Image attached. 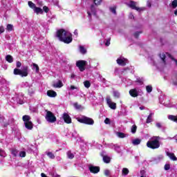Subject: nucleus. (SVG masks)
Segmentation results:
<instances>
[{
    "label": "nucleus",
    "instance_id": "f257e3e1",
    "mask_svg": "<svg viewBox=\"0 0 177 177\" xmlns=\"http://www.w3.org/2000/svg\"><path fill=\"white\" fill-rule=\"evenodd\" d=\"M56 37L61 42H64V44H71L73 42V35L63 28L57 31Z\"/></svg>",
    "mask_w": 177,
    "mask_h": 177
},
{
    "label": "nucleus",
    "instance_id": "f03ea898",
    "mask_svg": "<svg viewBox=\"0 0 177 177\" xmlns=\"http://www.w3.org/2000/svg\"><path fill=\"white\" fill-rule=\"evenodd\" d=\"M147 147L152 150H156L160 147V136H153L147 141Z\"/></svg>",
    "mask_w": 177,
    "mask_h": 177
},
{
    "label": "nucleus",
    "instance_id": "7ed1b4c3",
    "mask_svg": "<svg viewBox=\"0 0 177 177\" xmlns=\"http://www.w3.org/2000/svg\"><path fill=\"white\" fill-rule=\"evenodd\" d=\"M22 120L24 122L25 128L26 129H28L29 131H31L32 128H34V124H32V122H31V117L28 115H25L22 117Z\"/></svg>",
    "mask_w": 177,
    "mask_h": 177
},
{
    "label": "nucleus",
    "instance_id": "20e7f679",
    "mask_svg": "<svg viewBox=\"0 0 177 177\" xmlns=\"http://www.w3.org/2000/svg\"><path fill=\"white\" fill-rule=\"evenodd\" d=\"M15 75H21V77H27L28 75V66H24L22 70L15 68L14 69Z\"/></svg>",
    "mask_w": 177,
    "mask_h": 177
},
{
    "label": "nucleus",
    "instance_id": "39448f33",
    "mask_svg": "<svg viewBox=\"0 0 177 177\" xmlns=\"http://www.w3.org/2000/svg\"><path fill=\"white\" fill-rule=\"evenodd\" d=\"M46 111V116L45 119L48 122H50L51 124H53V122H56L57 118L56 116H55V114L52 113V111H48V109L45 110Z\"/></svg>",
    "mask_w": 177,
    "mask_h": 177
},
{
    "label": "nucleus",
    "instance_id": "423d86ee",
    "mask_svg": "<svg viewBox=\"0 0 177 177\" xmlns=\"http://www.w3.org/2000/svg\"><path fill=\"white\" fill-rule=\"evenodd\" d=\"M78 121L81 122V124H86V125H93V124H95L93 119L86 116H83L82 118L79 119Z\"/></svg>",
    "mask_w": 177,
    "mask_h": 177
},
{
    "label": "nucleus",
    "instance_id": "0eeeda50",
    "mask_svg": "<svg viewBox=\"0 0 177 177\" xmlns=\"http://www.w3.org/2000/svg\"><path fill=\"white\" fill-rule=\"evenodd\" d=\"M86 66V61L79 60L76 62V67H77L82 73L85 71V67Z\"/></svg>",
    "mask_w": 177,
    "mask_h": 177
},
{
    "label": "nucleus",
    "instance_id": "6e6552de",
    "mask_svg": "<svg viewBox=\"0 0 177 177\" xmlns=\"http://www.w3.org/2000/svg\"><path fill=\"white\" fill-rule=\"evenodd\" d=\"M129 8L133 9V10H137V12H142V10H145L143 8H139L136 6V2L133 1H130V3L128 5Z\"/></svg>",
    "mask_w": 177,
    "mask_h": 177
},
{
    "label": "nucleus",
    "instance_id": "1a4fd4ad",
    "mask_svg": "<svg viewBox=\"0 0 177 177\" xmlns=\"http://www.w3.org/2000/svg\"><path fill=\"white\" fill-rule=\"evenodd\" d=\"M88 169L91 174H99L100 172V167L98 166L91 165Z\"/></svg>",
    "mask_w": 177,
    "mask_h": 177
},
{
    "label": "nucleus",
    "instance_id": "9d476101",
    "mask_svg": "<svg viewBox=\"0 0 177 177\" xmlns=\"http://www.w3.org/2000/svg\"><path fill=\"white\" fill-rule=\"evenodd\" d=\"M106 103L109 105V107L112 110H115V109H117V104L111 102V99H110V97L106 98Z\"/></svg>",
    "mask_w": 177,
    "mask_h": 177
},
{
    "label": "nucleus",
    "instance_id": "9b49d317",
    "mask_svg": "<svg viewBox=\"0 0 177 177\" xmlns=\"http://www.w3.org/2000/svg\"><path fill=\"white\" fill-rule=\"evenodd\" d=\"M62 118L66 124H71V117L67 113H64Z\"/></svg>",
    "mask_w": 177,
    "mask_h": 177
},
{
    "label": "nucleus",
    "instance_id": "f8f14e48",
    "mask_svg": "<svg viewBox=\"0 0 177 177\" xmlns=\"http://www.w3.org/2000/svg\"><path fill=\"white\" fill-rule=\"evenodd\" d=\"M129 93L131 97H138L139 96V93L136 88H132L129 91Z\"/></svg>",
    "mask_w": 177,
    "mask_h": 177
},
{
    "label": "nucleus",
    "instance_id": "ddd939ff",
    "mask_svg": "<svg viewBox=\"0 0 177 177\" xmlns=\"http://www.w3.org/2000/svg\"><path fill=\"white\" fill-rule=\"evenodd\" d=\"M47 96L49 97H56L57 96V93L55 91L48 90L47 91Z\"/></svg>",
    "mask_w": 177,
    "mask_h": 177
},
{
    "label": "nucleus",
    "instance_id": "4468645a",
    "mask_svg": "<svg viewBox=\"0 0 177 177\" xmlns=\"http://www.w3.org/2000/svg\"><path fill=\"white\" fill-rule=\"evenodd\" d=\"M35 13L37 15H44V10H42V8H39V7H36L35 8V9L33 10Z\"/></svg>",
    "mask_w": 177,
    "mask_h": 177
},
{
    "label": "nucleus",
    "instance_id": "2eb2a0df",
    "mask_svg": "<svg viewBox=\"0 0 177 177\" xmlns=\"http://www.w3.org/2000/svg\"><path fill=\"white\" fill-rule=\"evenodd\" d=\"M116 62L119 64V66H127V62H125V59L118 58L116 60Z\"/></svg>",
    "mask_w": 177,
    "mask_h": 177
},
{
    "label": "nucleus",
    "instance_id": "dca6fc26",
    "mask_svg": "<svg viewBox=\"0 0 177 177\" xmlns=\"http://www.w3.org/2000/svg\"><path fill=\"white\" fill-rule=\"evenodd\" d=\"M63 82L58 80L57 83L53 84V88H62L63 86Z\"/></svg>",
    "mask_w": 177,
    "mask_h": 177
},
{
    "label": "nucleus",
    "instance_id": "f3484780",
    "mask_svg": "<svg viewBox=\"0 0 177 177\" xmlns=\"http://www.w3.org/2000/svg\"><path fill=\"white\" fill-rule=\"evenodd\" d=\"M167 156L169 157L170 159L172 160L173 161H177V158L176 156H175V153L167 152Z\"/></svg>",
    "mask_w": 177,
    "mask_h": 177
},
{
    "label": "nucleus",
    "instance_id": "a211bd4d",
    "mask_svg": "<svg viewBox=\"0 0 177 177\" xmlns=\"http://www.w3.org/2000/svg\"><path fill=\"white\" fill-rule=\"evenodd\" d=\"M168 119L170 120V121H173V122L177 123V115H169Z\"/></svg>",
    "mask_w": 177,
    "mask_h": 177
},
{
    "label": "nucleus",
    "instance_id": "6ab92c4d",
    "mask_svg": "<svg viewBox=\"0 0 177 177\" xmlns=\"http://www.w3.org/2000/svg\"><path fill=\"white\" fill-rule=\"evenodd\" d=\"M103 161H104V162H105V164H110V161H111V158L110 157H109L108 156H104Z\"/></svg>",
    "mask_w": 177,
    "mask_h": 177
},
{
    "label": "nucleus",
    "instance_id": "aec40b11",
    "mask_svg": "<svg viewBox=\"0 0 177 177\" xmlns=\"http://www.w3.org/2000/svg\"><path fill=\"white\" fill-rule=\"evenodd\" d=\"M116 135L118 137H119L120 139H124V138H127V134L122 133V132H117Z\"/></svg>",
    "mask_w": 177,
    "mask_h": 177
},
{
    "label": "nucleus",
    "instance_id": "412c9836",
    "mask_svg": "<svg viewBox=\"0 0 177 177\" xmlns=\"http://www.w3.org/2000/svg\"><path fill=\"white\" fill-rule=\"evenodd\" d=\"M6 60L8 63H13V57H12L10 55H8L6 57Z\"/></svg>",
    "mask_w": 177,
    "mask_h": 177
},
{
    "label": "nucleus",
    "instance_id": "4be33fe9",
    "mask_svg": "<svg viewBox=\"0 0 177 177\" xmlns=\"http://www.w3.org/2000/svg\"><path fill=\"white\" fill-rule=\"evenodd\" d=\"M152 117H153V113H150L148 115L147 120H146L147 124H150V122H151L153 121Z\"/></svg>",
    "mask_w": 177,
    "mask_h": 177
},
{
    "label": "nucleus",
    "instance_id": "5701e85b",
    "mask_svg": "<svg viewBox=\"0 0 177 177\" xmlns=\"http://www.w3.org/2000/svg\"><path fill=\"white\" fill-rule=\"evenodd\" d=\"M142 140L139 138L135 139L133 140L132 143L134 145V146H138V145H140V142Z\"/></svg>",
    "mask_w": 177,
    "mask_h": 177
},
{
    "label": "nucleus",
    "instance_id": "b1692460",
    "mask_svg": "<svg viewBox=\"0 0 177 177\" xmlns=\"http://www.w3.org/2000/svg\"><path fill=\"white\" fill-rule=\"evenodd\" d=\"M28 5L29 8L33 9V10L37 8V6H35V3H32V1H28Z\"/></svg>",
    "mask_w": 177,
    "mask_h": 177
},
{
    "label": "nucleus",
    "instance_id": "393cba45",
    "mask_svg": "<svg viewBox=\"0 0 177 177\" xmlns=\"http://www.w3.org/2000/svg\"><path fill=\"white\" fill-rule=\"evenodd\" d=\"M113 97H115V99H120V92H118V91H113Z\"/></svg>",
    "mask_w": 177,
    "mask_h": 177
},
{
    "label": "nucleus",
    "instance_id": "a878e982",
    "mask_svg": "<svg viewBox=\"0 0 177 177\" xmlns=\"http://www.w3.org/2000/svg\"><path fill=\"white\" fill-rule=\"evenodd\" d=\"M122 175H124V176H127V175H128V174H129V169L124 167L122 169Z\"/></svg>",
    "mask_w": 177,
    "mask_h": 177
},
{
    "label": "nucleus",
    "instance_id": "bb28decb",
    "mask_svg": "<svg viewBox=\"0 0 177 177\" xmlns=\"http://www.w3.org/2000/svg\"><path fill=\"white\" fill-rule=\"evenodd\" d=\"M80 52L82 55H85V53H86V48H84V46H80Z\"/></svg>",
    "mask_w": 177,
    "mask_h": 177
},
{
    "label": "nucleus",
    "instance_id": "cd10ccee",
    "mask_svg": "<svg viewBox=\"0 0 177 177\" xmlns=\"http://www.w3.org/2000/svg\"><path fill=\"white\" fill-rule=\"evenodd\" d=\"M84 85L85 88H87V89H88V88H91V82H89L88 80H86L84 82Z\"/></svg>",
    "mask_w": 177,
    "mask_h": 177
},
{
    "label": "nucleus",
    "instance_id": "c85d7f7f",
    "mask_svg": "<svg viewBox=\"0 0 177 177\" xmlns=\"http://www.w3.org/2000/svg\"><path fill=\"white\" fill-rule=\"evenodd\" d=\"M73 106L75 107V109H76V110H80V109H82V106H81V104H78V102H75L73 104Z\"/></svg>",
    "mask_w": 177,
    "mask_h": 177
},
{
    "label": "nucleus",
    "instance_id": "c756f323",
    "mask_svg": "<svg viewBox=\"0 0 177 177\" xmlns=\"http://www.w3.org/2000/svg\"><path fill=\"white\" fill-rule=\"evenodd\" d=\"M68 158L70 160H73L74 158V153H71V151H68L67 152Z\"/></svg>",
    "mask_w": 177,
    "mask_h": 177
},
{
    "label": "nucleus",
    "instance_id": "7c9ffc66",
    "mask_svg": "<svg viewBox=\"0 0 177 177\" xmlns=\"http://www.w3.org/2000/svg\"><path fill=\"white\" fill-rule=\"evenodd\" d=\"M159 56H160L161 60H162L163 63H165H165H166L165 59L167 57V55H165V53H162V54H160Z\"/></svg>",
    "mask_w": 177,
    "mask_h": 177
},
{
    "label": "nucleus",
    "instance_id": "2f4dec72",
    "mask_svg": "<svg viewBox=\"0 0 177 177\" xmlns=\"http://www.w3.org/2000/svg\"><path fill=\"white\" fill-rule=\"evenodd\" d=\"M6 30H7V31H13V25L8 24L6 26Z\"/></svg>",
    "mask_w": 177,
    "mask_h": 177
},
{
    "label": "nucleus",
    "instance_id": "473e14b6",
    "mask_svg": "<svg viewBox=\"0 0 177 177\" xmlns=\"http://www.w3.org/2000/svg\"><path fill=\"white\" fill-rule=\"evenodd\" d=\"M17 153H19V151L16 149H12L11 150V153L12 154V156H14V157H17Z\"/></svg>",
    "mask_w": 177,
    "mask_h": 177
},
{
    "label": "nucleus",
    "instance_id": "72a5a7b5",
    "mask_svg": "<svg viewBox=\"0 0 177 177\" xmlns=\"http://www.w3.org/2000/svg\"><path fill=\"white\" fill-rule=\"evenodd\" d=\"M138 129V127L136 124H133L131 127V133H136V131Z\"/></svg>",
    "mask_w": 177,
    "mask_h": 177
},
{
    "label": "nucleus",
    "instance_id": "f704fd0d",
    "mask_svg": "<svg viewBox=\"0 0 177 177\" xmlns=\"http://www.w3.org/2000/svg\"><path fill=\"white\" fill-rule=\"evenodd\" d=\"M146 91L148 93H151V92H153V86H146Z\"/></svg>",
    "mask_w": 177,
    "mask_h": 177
},
{
    "label": "nucleus",
    "instance_id": "c9c22d12",
    "mask_svg": "<svg viewBox=\"0 0 177 177\" xmlns=\"http://www.w3.org/2000/svg\"><path fill=\"white\" fill-rule=\"evenodd\" d=\"M110 11L113 13V15H117V7L114 6V7H111L110 8Z\"/></svg>",
    "mask_w": 177,
    "mask_h": 177
},
{
    "label": "nucleus",
    "instance_id": "e433bc0d",
    "mask_svg": "<svg viewBox=\"0 0 177 177\" xmlns=\"http://www.w3.org/2000/svg\"><path fill=\"white\" fill-rule=\"evenodd\" d=\"M32 66H33V69L35 68L36 73H39V66H38V64L33 63Z\"/></svg>",
    "mask_w": 177,
    "mask_h": 177
},
{
    "label": "nucleus",
    "instance_id": "4c0bfd02",
    "mask_svg": "<svg viewBox=\"0 0 177 177\" xmlns=\"http://www.w3.org/2000/svg\"><path fill=\"white\" fill-rule=\"evenodd\" d=\"M90 9L91 10V13L96 15V8H95V5H91Z\"/></svg>",
    "mask_w": 177,
    "mask_h": 177
},
{
    "label": "nucleus",
    "instance_id": "58836bf2",
    "mask_svg": "<svg viewBox=\"0 0 177 177\" xmlns=\"http://www.w3.org/2000/svg\"><path fill=\"white\" fill-rule=\"evenodd\" d=\"M171 6H172L173 9H176V8H177V0H174L171 2Z\"/></svg>",
    "mask_w": 177,
    "mask_h": 177
},
{
    "label": "nucleus",
    "instance_id": "ea45409f",
    "mask_svg": "<svg viewBox=\"0 0 177 177\" xmlns=\"http://www.w3.org/2000/svg\"><path fill=\"white\" fill-rule=\"evenodd\" d=\"M47 156L49 157V158H51V160L55 158V154H53L52 152H48Z\"/></svg>",
    "mask_w": 177,
    "mask_h": 177
},
{
    "label": "nucleus",
    "instance_id": "a19ab883",
    "mask_svg": "<svg viewBox=\"0 0 177 177\" xmlns=\"http://www.w3.org/2000/svg\"><path fill=\"white\" fill-rule=\"evenodd\" d=\"M140 34H142V31L136 32H134L133 35H134L135 38H136V39H138V38H139V35H140Z\"/></svg>",
    "mask_w": 177,
    "mask_h": 177
},
{
    "label": "nucleus",
    "instance_id": "79ce46f5",
    "mask_svg": "<svg viewBox=\"0 0 177 177\" xmlns=\"http://www.w3.org/2000/svg\"><path fill=\"white\" fill-rule=\"evenodd\" d=\"M93 3L97 6H99V5H100L102 3V0H93Z\"/></svg>",
    "mask_w": 177,
    "mask_h": 177
},
{
    "label": "nucleus",
    "instance_id": "37998d69",
    "mask_svg": "<svg viewBox=\"0 0 177 177\" xmlns=\"http://www.w3.org/2000/svg\"><path fill=\"white\" fill-rule=\"evenodd\" d=\"M43 12H44L45 13H48L49 12V8L46 6H44L43 7Z\"/></svg>",
    "mask_w": 177,
    "mask_h": 177
},
{
    "label": "nucleus",
    "instance_id": "c03bdc74",
    "mask_svg": "<svg viewBox=\"0 0 177 177\" xmlns=\"http://www.w3.org/2000/svg\"><path fill=\"white\" fill-rule=\"evenodd\" d=\"M19 156L23 157V158L26 157V151H20L19 152Z\"/></svg>",
    "mask_w": 177,
    "mask_h": 177
},
{
    "label": "nucleus",
    "instance_id": "a18cd8bd",
    "mask_svg": "<svg viewBox=\"0 0 177 177\" xmlns=\"http://www.w3.org/2000/svg\"><path fill=\"white\" fill-rule=\"evenodd\" d=\"M110 41H111V37H109V38L106 40V43H105V46H110Z\"/></svg>",
    "mask_w": 177,
    "mask_h": 177
},
{
    "label": "nucleus",
    "instance_id": "49530a36",
    "mask_svg": "<svg viewBox=\"0 0 177 177\" xmlns=\"http://www.w3.org/2000/svg\"><path fill=\"white\" fill-rule=\"evenodd\" d=\"M104 174L105 176H110V170H109V169L104 170Z\"/></svg>",
    "mask_w": 177,
    "mask_h": 177
},
{
    "label": "nucleus",
    "instance_id": "de8ad7c7",
    "mask_svg": "<svg viewBox=\"0 0 177 177\" xmlns=\"http://www.w3.org/2000/svg\"><path fill=\"white\" fill-rule=\"evenodd\" d=\"M170 168H171V165H169V164H166V165H165V171H169V169H170Z\"/></svg>",
    "mask_w": 177,
    "mask_h": 177
},
{
    "label": "nucleus",
    "instance_id": "09e8293b",
    "mask_svg": "<svg viewBox=\"0 0 177 177\" xmlns=\"http://www.w3.org/2000/svg\"><path fill=\"white\" fill-rule=\"evenodd\" d=\"M3 32H5V28L3 26H0V34H3Z\"/></svg>",
    "mask_w": 177,
    "mask_h": 177
},
{
    "label": "nucleus",
    "instance_id": "8fccbe9b",
    "mask_svg": "<svg viewBox=\"0 0 177 177\" xmlns=\"http://www.w3.org/2000/svg\"><path fill=\"white\" fill-rule=\"evenodd\" d=\"M16 66H17V68H20V67H21V62H17V64H16Z\"/></svg>",
    "mask_w": 177,
    "mask_h": 177
},
{
    "label": "nucleus",
    "instance_id": "3c124183",
    "mask_svg": "<svg viewBox=\"0 0 177 177\" xmlns=\"http://www.w3.org/2000/svg\"><path fill=\"white\" fill-rule=\"evenodd\" d=\"M167 55L168 57H169L170 59H171V60H173V62L175 60V58H174V57H172V55L170 53H167Z\"/></svg>",
    "mask_w": 177,
    "mask_h": 177
},
{
    "label": "nucleus",
    "instance_id": "603ef678",
    "mask_svg": "<svg viewBox=\"0 0 177 177\" xmlns=\"http://www.w3.org/2000/svg\"><path fill=\"white\" fill-rule=\"evenodd\" d=\"M156 127H157V128H161V127H162V125L161 124V123L160 122H157L156 124Z\"/></svg>",
    "mask_w": 177,
    "mask_h": 177
},
{
    "label": "nucleus",
    "instance_id": "864d4df0",
    "mask_svg": "<svg viewBox=\"0 0 177 177\" xmlns=\"http://www.w3.org/2000/svg\"><path fill=\"white\" fill-rule=\"evenodd\" d=\"M105 124H110V119L109 118H106L104 120Z\"/></svg>",
    "mask_w": 177,
    "mask_h": 177
},
{
    "label": "nucleus",
    "instance_id": "5fc2aeb1",
    "mask_svg": "<svg viewBox=\"0 0 177 177\" xmlns=\"http://www.w3.org/2000/svg\"><path fill=\"white\" fill-rule=\"evenodd\" d=\"M147 5L149 8H151V3H150V1H147Z\"/></svg>",
    "mask_w": 177,
    "mask_h": 177
},
{
    "label": "nucleus",
    "instance_id": "6e6d98bb",
    "mask_svg": "<svg viewBox=\"0 0 177 177\" xmlns=\"http://www.w3.org/2000/svg\"><path fill=\"white\" fill-rule=\"evenodd\" d=\"M71 91H74V89H77V87H75V86H71Z\"/></svg>",
    "mask_w": 177,
    "mask_h": 177
},
{
    "label": "nucleus",
    "instance_id": "4d7b16f0",
    "mask_svg": "<svg viewBox=\"0 0 177 177\" xmlns=\"http://www.w3.org/2000/svg\"><path fill=\"white\" fill-rule=\"evenodd\" d=\"M140 175H141V176H144V175H145V170L140 171Z\"/></svg>",
    "mask_w": 177,
    "mask_h": 177
},
{
    "label": "nucleus",
    "instance_id": "13d9d810",
    "mask_svg": "<svg viewBox=\"0 0 177 177\" xmlns=\"http://www.w3.org/2000/svg\"><path fill=\"white\" fill-rule=\"evenodd\" d=\"M75 35H78V30H75L74 32Z\"/></svg>",
    "mask_w": 177,
    "mask_h": 177
},
{
    "label": "nucleus",
    "instance_id": "bf43d9fd",
    "mask_svg": "<svg viewBox=\"0 0 177 177\" xmlns=\"http://www.w3.org/2000/svg\"><path fill=\"white\" fill-rule=\"evenodd\" d=\"M41 177H48V176H46V174H44V173H41Z\"/></svg>",
    "mask_w": 177,
    "mask_h": 177
},
{
    "label": "nucleus",
    "instance_id": "052dcab7",
    "mask_svg": "<svg viewBox=\"0 0 177 177\" xmlns=\"http://www.w3.org/2000/svg\"><path fill=\"white\" fill-rule=\"evenodd\" d=\"M87 14L89 17H91V16H92V14H91V12H89V11L87 12Z\"/></svg>",
    "mask_w": 177,
    "mask_h": 177
},
{
    "label": "nucleus",
    "instance_id": "680f3d73",
    "mask_svg": "<svg viewBox=\"0 0 177 177\" xmlns=\"http://www.w3.org/2000/svg\"><path fill=\"white\" fill-rule=\"evenodd\" d=\"M173 85H175L176 86H177V82H173Z\"/></svg>",
    "mask_w": 177,
    "mask_h": 177
},
{
    "label": "nucleus",
    "instance_id": "e2e57ef3",
    "mask_svg": "<svg viewBox=\"0 0 177 177\" xmlns=\"http://www.w3.org/2000/svg\"><path fill=\"white\" fill-rule=\"evenodd\" d=\"M1 153H3V151L0 149V156L2 157L3 155H2Z\"/></svg>",
    "mask_w": 177,
    "mask_h": 177
},
{
    "label": "nucleus",
    "instance_id": "0e129e2a",
    "mask_svg": "<svg viewBox=\"0 0 177 177\" xmlns=\"http://www.w3.org/2000/svg\"><path fill=\"white\" fill-rule=\"evenodd\" d=\"M130 18H131V19H135V17L133 16V15H130Z\"/></svg>",
    "mask_w": 177,
    "mask_h": 177
},
{
    "label": "nucleus",
    "instance_id": "69168bd1",
    "mask_svg": "<svg viewBox=\"0 0 177 177\" xmlns=\"http://www.w3.org/2000/svg\"><path fill=\"white\" fill-rule=\"evenodd\" d=\"M140 110H145V106H140Z\"/></svg>",
    "mask_w": 177,
    "mask_h": 177
},
{
    "label": "nucleus",
    "instance_id": "338daca9",
    "mask_svg": "<svg viewBox=\"0 0 177 177\" xmlns=\"http://www.w3.org/2000/svg\"><path fill=\"white\" fill-rule=\"evenodd\" d=\"M39 5L40 6H42L44 4H42V1H40V2H39Z\"/></svg>",
    "mask_w": 177,
    "mask_h": 177
},
{
    "label": "nucleus",
    "instance_id": "774afa93",
    "mask_svg": "<svg viewBox=\"0 0 177 177\" xmlns=\"http://www.w3.org/2000/svg\"><path fill=\"white\" fill-rule=\"evenodd\" d=\"M174 62H175V63H176V66H177V59H175L174 60Z\"/></svg>",
    "mask_w": 177,
    "mask_h": 177
}]
</instances>
